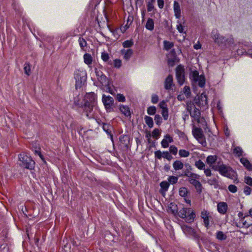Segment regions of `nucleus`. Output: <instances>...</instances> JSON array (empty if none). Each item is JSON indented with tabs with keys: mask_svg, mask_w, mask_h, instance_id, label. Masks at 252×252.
<instances>
[{
	"mask_svg": "<svg viewBox=\"0 0 252 252\" xmlns=\"http://www.w3.org/2000/svg\"><path fill=\"white\" fill-rule=\"evenodd\" d=\"M18 158L20 166L30 170L34 169L35 162L30 157L24 153H21L19 155Z\"/></svg>",
	"mask_w": 252,
	"mask_h": 252,
	"instance_id": "obj_1",
	"label": "nucleus"
},
{
	"mask_svg": "<svg viewBox=\"0 0 252 252\" xmlns=\"http://www.w3.org/2000/svg\"><path fill=\"white\" fill-rule=\"evenodd\" d=\"M181 218L185 219L187 222H193L195 217V214L191 208H184L181 209L178 213Z\"/></svg>",
	"mask_w": 252,
	"mask_h": 252,
	"instance_id": "obj_2",
	"label": "nucleus"
},
{
	"mask_svg": "<svg viewBox=\"0 0 252 252\" xmlns=\"http://www.w3.org/2000/svg\"><path fill=\"white\" fill-rule=\"evenodd\" d=\"M211 37L215 43L219 46L225 45L226 42L231 43L233 42V39H226L224 36L221 35L216 29L213 30L211 32Z\"/></svg>",
	"mask_w": 252,
	"mask_h": 252,
	"instance_id": "obj_3",
	"label": "nucleus"
},
{
	"mask_svg": "<svg viewBox=\"0 0 252 252\" xmlns=\"http://www.w3.org/2000/svg\"><path fill=\"white\" fill-rule=\"evenodd\" d=\"M74 76L76 80V89L80 88L86 81V72L85 70H77L75 71Z\"/></svg>",
	"mask_w": 252,
	"mask_h": 252,
	"instance_id": "obj_4",
	"label": "nucleus"
},
{
	"mask_svg": "<svg viewBox=\"0 0 252 252\" xmlns=\"http://www.w3.org/2000/svg\"><path fill=\"white\" fill-rule=\"evenodd\" d=\"M192 134L194 138L201 144L202 146L205 147L207 146V142L205 136L203 134V130L201 128L193 126L192 129Z\"/></svg>",
	"mask_w": 252,
	"mask_h": 252,
	"instance_id": "obj_5",
	"label": "nucleus"
},
{
	"mask_svg": "<svg viewBox=\"0 0 252 252\" xmlns=\"http://www.w3.org/2000/svg\"><path fill=\"white\" fill-rule=\"evenodd\" d=\"M219 173L223 176L233 179L237 175L236 172L230 167L221 163Z\"/></svg>",
	"mask_w": 252,
	"mask_h": 252,
	"instance_id": "obj_6",
	"label": "nucleus"
},
{
	"mask_svg": "<svg viewBox=\"0 0 252 252\" xmlns=\"http://www.w3.org/2000/svg\"><path fill=\"white\" fill-rule=\"evenodd\" d=\"M131 147L130 136L128 135H122L119 137V148L123 152L127 151Z\"/></svg>",
	"mask_w": 252,
	"mask_h": 252,
	"instance_id": "obj_7",
	"label": "nucleus"
},
{
	"mask_svg": "<svg viewBox=\"0 0 252 252\" xmlns=\"http://www.w3.org/2000/svg\"><path fill=\"white\" fill-rule=\"evenodd\" d=\"M176 77L178 84L183 85L185 81V68L181 64L178 65L176 68Z\"/></svg>",
	"mask_w": 252,
	"mask_h": 252,
	"instance_id": "obj_8",
	"label": "nucleus"
},
{
	"mask_svg": "<svg viewBox=\"0 0 252 252\" xmlns=\"http://www.w3.org/2000/svg\"><path fill=\"white\" fill-rule=\"evenodd\" d=\"M102 101L107 112L113 111L114 101L112 97L103 94Z\"/></svg>",
	"mask_w": 252,
	"mask_h": 252,
	"instance_id": "obj_9",
	"label": "nucleus"
},
{
	"mask_svg": "<svg viewBox=\"0 0 252 252\" xmlns=\"http://www.w3.org/2000/svg\"><path fill=\"white\" fill-rule=\"evenodd\" d=\"M195 175L196 177L193 176L194 178L188 177V181L190 184L194 186L196 192L200 194L202 191V185L199 181L197 180V179L199 178L200 176L197 174H195Z\"/></svg>",
	"mask_w": 252,
	"mask_h": 252,
	"instance_id": "obj_10",
	"label": "nucleus"
},
{
	"mask_svg": "<svg viewBox=\"0 0 252 252\" xmlns=\"http://www.w3.org/2000/svg\"><path fill=\"white\" fill-rule=\"evenodd\" d=\"M94 72L98 81L102 85H108V79L100 69L95 68Z\"/></svg>",
	"mask_w": 252,
	"mask_h": 252,
	"instance_id": "obj_11",
	"label": "nucleus"
},
{
	"mask_svg": "<svg viewBox=\"0 0 252 252\" xmlns=\"http://www.w3.org/2000/svg\"><path fill=\"white\" fill-rule=\"evenodd\" d=\"M185 168L182 171V173L179 175L180 177H196V173L191 172L192 170L191 166L188 163H186L184 165Z\"/></svg>",
	"mask_w": 252,
	"mask_h": 252,
	"instance_id": "obj_12",
	"label": "nucleus"
},
{
	"mask_svg": "<svg viewBox=\"0 0 252 252\" xmlns=\"http://www.w3.org/2000/svg\"><path fill=\"white\" fill-rule=\"evenodd\" d=\"M194 103L199 107H204L207 105V96L206 95L202 94L198 97H195L194 99Z\"/></svg>",
	"mask_w": 252,
	"mask_h": 252,
	"instance_id": "obj_13",
	"label": "nucleus"
},
{
	"mask_svg": "<svg viewBox=\"0 0 252 252\" xmlns=\"http://www.w3.org/2000/svg\"><path fill=\"white\" fill-rule=\"evenodd\" d=\"M238 227H245L248 228L252 225V217L249 215H246V219L244 218L241 220V221H239L236 224Z\"/></svg>",
	"mask_w": 252,
	"mask_h": 252,
	"instance_id": "obj_14",
	"label": "nucleus"
},
{
	"mask_svg": "<svg viewBox=\"0 0 252 252\" xmlns=\"http://www.w3.org/2000/svg\"><path fill=\"white\" fill-rule=\"evenodd\" d=\"M182 229L186 234L190 235L196 238H198V234L191 227L184 225L182 226Z\"/></svg>",
	"mask_w": 252,
	"mask_h": 252,
	"instance_id": "obj_15",
	"label": "nucleus"
},
{
	"mask_svg": "<svg viewBox=\"0 0 252 252\" xmlns=\"http://www.w3.org/2000/svg\"><path fill=\"white\" fill-rule=\"evenodd\" d=\"M95 95L94 93L87 94L85 96V103L95 105Z\"/></svg>",
	"mask_w": 252,
	"mask_h": 252,
	"instance_id": "obj_16",
	"label": "nucleus"
},
{
	"mask_svg": "<svg viewBox=\"0 0 252 252\" xmlns=\"http://www.w3.org/2000/svg\"><path fill=\"white\" fill-rule=\"evenodd\" d=\"M201 217L203 220L205 226L208 228L209 227V219L211 218L209 213L206 210H203L201 213Z\"/></svg>",
	"mask_w": 252,
	"mask_h": 252,
	"instance_id": "obj_17",
	"label": "nucleus"
},
{
	"mask_svg": "<svg viewBox=\"0 0 252 252\" xmlns=\"http://www.w3.org/2000/svg\"><path fill=\"white\" fill-rule=\"evenodd\" d=\"M227 209L228 206L226 202H221L217 205V209L220 214H225L227 212Z\"/></svg>",
	"mask_w": 252,
	"mask_h": 252,
	"instance_id": "obj_18",
	"label": "nucleus"
},
{
	"mask_svg": "<svg viewBox=\"0 0 252 252\" xmlns=\"http://www.w3.org/2000/svg\"><path fill=\"white\" fill-rule=\"evenodd\" d=\"M160 189L159 192L163 196H165L166 191L168 190L169 187V183L166 181H162L160 183Z\"/></svg>",
	"mask_w": 252,
	"mask_h": 252,
	"instance_id": "obj_19",
	"label": "nucleus"
},
{
	"mask_svg": "<svg viewBox=\"0 0 252 252\" xmlns=\"http://www.w3.org/2000/svg\"><path fill=\"white\" fill-rule=\"evenodd\" d=\"M173 83V76L171 75H169L165 79L164 82V88L166 90H170Z\"/></svg>",
	"mask_w": 252,
	"mask_h": 252,
	"instance_id": "obj_20",
	"label": "nucleus"
},
{
	"mask_svg": "<svg viewBox=\"0 0 252 252\" xmlns=\"http://www.w3.org/2000/svg\"><path fill=\"white\" fill-rule=\"evenodd\" d=\"M102 128L104 131L110 136L111 140H113V136L112 134L113 126L110 124L103 123Z\"/></svg>",
	"mask_w": 252,
	"mask_h": 252,
	"instance_id": "obj_21",
	"label": "nucleus"
},
{
	"mask_svg": "<svg viewBox=\"0 0 252 252\" xmlns=\"http://www.w3.org/2000/svg\"><path fill=\"white\" fill-rule=\"evenodd\" d=\"M190 116L194 118L195 121L198 123L199 122V119L201 115L200 110L196 107H194L193 112H190Z\"/></svg>",
	"mask_w": 252,
	"mask_h": 252,
	"instance_id": "obj_22",
	"label": "nucleus"
},
{
	"mask_svg": "<svg viewBox=\"0 0 252 252\" xmlns=\"http://www.w3.org/2000/svg\"><path fill=\"white\" fill-rule=\"evenodd\" d=\"M240 161L244 166L249 171H252V164L245 158H240Z\"/></svg>",
	"mask_w": 252,
	"mask_h": 252,
	"instance_id": "obj_23",
	"label": "nucleus"
},
{
	"mask_svg": "<svg viewBox=\"0 0 252 252\" xmlns=\"http://www.w3.org/2000/svg\"><path fill=\"white\" fill-rule=\"evenodd\" d=\"M174 11L175 13V16H176V17L178 19H179L181 16L180 6L179 3L176 1H175L174 3Z\"/></svg>",
	"mask_w": 252,
	"mask_h": 252,
	"instance_id": "obj_24",
	"label": "nucleus"
},
{
	"mask_svg": "<svg viewBox=\"0 0 252 252\" xmlns=\"http://www.w3.org/2000/svg\"><path fill=\"white\" fill-rule=\"evenodd\" d=\"M121 53L123 55H124V59L128 61L129 60L132 55L133 54V51L130 49H128L127 50L124 49L121 50Z\"/></svg>",
	"mask_w": 252,
	"mask_h": 252,
	"instance_id": "obj_25",
	"label": "nucleus"
},
{
	"mask_svg": "<svg viewBox=\"0 0 252 252\" xmlns=\"http://www.w3.org/2000/svg\"><path fill=\"white\" fill-rule=\"evenodd\" d=\"M120 110L126 117H130L131 113L130 112L129 108L128 106L123 105H120Z\"/></svg>",
	"mask_w": 252,
	"mask_h": 252,
	"instance_id": "obj_26",
	"label": "nucleus"
},
{
	"mask_svg": "<svg viewBox=\"0 0 252 252\" xmlns=\"http://www.w3.org/2000/svg\"><path fill=\"white\" fill-rule=\"evenodd\" d=\"M94 106V105L93 104L84 103V110L86 112V115L87 116V117L89 118L91 117V116H89V114L92 112Z\"/></svg>",
	"mask_w": 252,
	"mask_h": 252,
	"instance_id": "obj_27",
	"label": "nucleus"
},
{
	"mask_svg": "<svg viewBox=\"0 0 252 252\" xmlns=\"http://www.w3.org/2000/svg\"><path fill=\"white\" fill-rule=\"evenodd\" d=\"M184 165L185 164H184L181 161L177 160L174 162L173 167L174 169L177 171L182 169Z\"/></svg>",
	"mask_w": 252,
	"mask_h": 252,
	"instance_id": "obj_28",
	"label": "nucleus"
},
{
	"mask_svg": "<svg viewBox=\"0 0 252 252\" xmlns=\"http://www.w3.org/2000/svg\"><path fill=\"white\" fill-rule=\"evenodd\" d=\"M218 157L216 155L209 156L206 158V162L209 164L210 166L215 163L217 161Z\"/></svg>",
	"mask_w": 252,
	"mask_h": 252,
	"instance_id": "obj_29",
	"label": "nucleus"
},
{
	"mask_svg": "<svg viewBox=\"0 0 252 252\" xmlns=\"http://www.w3.org/2000/svg\"><path fill=\"white\" fill-rule=\"evenodd\" d=\"M145 28L147 30L151 31H153L154 30V22L152 19H151V18L148 19L146 24V25H145Z\"/></svg>",
	"mask_w": 252,
	"mask_h": 252,
	"instance_id": "obj_30",
	"label": "nucleus"
},
{
	"mask_svg": "<svg viewBox=\"0 0 252 252\" xmlns=\"http://www.w3.org/2000/svg\"><path fill=\"white\" fill-rule=\"evenodd\" d=\"M190 78L194 82H197L198 79L200 77V76L199 75V73L197 70H194L192 71L190 74Z\"/></svg>",
	"mask_w": 252,
	"mask_h": 252,
	"instance_id": "obj_31",
	"label": "nucleus"
},
{
	"mask_svg": "<svg viewBox=\"0 0 252 252\" xmlns=\"http://www.w3.org/2000/svg\"><path fill=\"white\" fill-rule=\"evenodd\" d=\"M84 63L88 65L91 64L93 61L91 55L88 53H86L84 54Z\"/></svg>",
	"mask_w": 252,
	"mask_h": 252,
	"instance_id": "obj_32",
	"label": "nucleus"
},
{
	"mask_svg": "<svg viewBox=\"0 0 252 252\" xmlns=\"http://www.w3.org/2000/svg\"><path fill=\"white\" fill-rule=\"evenodd\" d=\"M110 57L109 55L107 53L102 52L101 53V59L104 62H107L108 64L111 65L112 62L111 61H109Z\"/></svg>",
	"mask_w": 252,
	"mask_h": 252,
	"instance_id": "obj_33",
	"label": "nucleus"
},
{
	"mask_svg": "<svg viewBox=\"0 0 252 252\" xmlns=\"http://www.w3.org/2000/svg\"><path fill=\"white\" fill-rule=\"evenodd\" d=\"M144 120L146 124L150 128L153 127L154 122L152 118L148 116H145L144 117Z\"/></svg>",
	"mask_w": 252,
	"mask_h": 252,
	"instance_id": "obj_34",
	"label": "nucleus"
},
{
	"mask_svg": "<svg viewBox=\"0 0 252 252\" xmlns=\"http://www.w3.org/2000/svg\"><path fill=\"white\" fill-rule=\"evenodd\" d=\"M194 165L199 170H203L205 168V164L200 159L196 161Z\"/></svg>",
	"mask_w": 252,
	"mask_h": 252,
	"instance_id": "obj_35",
	"label": "nucleus"
},
{
	"mask_svg": "<svg viewBox=\"0 0 252 252\" xmlns=\"http://www.w3.org/2000/svg\"><path fill=\"white\" fill-rule=\"evenodd\" d=\"M233 153L238 157L242 156L243 151L240 147H236L233 150Z\"/></svg>",
	"mask_w": 252,
	"mask_h": 252,
	"instance_id": "obj_36",
	"label": "nucleus"
},
{
	"mask_svg": "<svg viewBox=\"0 0 252 252\" xmlns=\"http://www.w3.org/2000/svg\"><path fill=\"white\" fill-rule=\"evenodd\" d=\"M217 238L219 240H224L226 239L227 236L222 231H218L216 235Z\"/></svg>",
	"mask_w": 252,
	"mask_h": 252,
	"instance_id": "obj_37",
	"label": "nucleus"
},
{
	"mask_svg": "<svg viewBox=\"0 0 252 252\" xmlns=\"http://www.w3.org/2000/svg\"><path fill=\"white\" fill-rule=\"evenodd\" d=\"M164 48L165 50L168 51L171 49L174 46V44L172 42L165 40L163 41Z\"/></svg>",
	"mask_w": 252,
	"mask_h": 252,
	"instance_id": "obj_38",
	"label": "nucleus"
},
{
	"mask_svg": "<svg viewBox=\"0 0 252 252\" xmlns=\"http://www.w3.org/2000/svg\"><path fill=\"white\" fill-rule=\"evenodd\" d=\"M78 41H79V45H80L81 48L82 50H85L84 48L87 47V42L85 40V39H84L82 37H80L79 38Z\"/></svg>",
	"mask_w": 252,
	"mask_h": 252,
	"instance_id": "obj_39",
	"label": "nucleus"
},
{
	"mask_svg": "<svg viewBox=\"0 0 252 252\" xmlns=\"http://www.w3.org/2000/svg\"><path fill=\"white\" fill-rule=\"evenodd\" d=\"M179 195L182 197H185L187 195L188 193V189L186 187H182L180 188L179 191Z\"/></svg>",
	"mask_w": 252,
	"mask_h": 252,
	"instance_id": "obj_40",
	"label": "nucleus"
},
{
	"mask_svg": "<svg viewBox=\"0 0 252 252\" xmlns=\"http://www.w3.org/2000/svg\"><path fill=\"white\" fill-rule=\"evenodd\" d=\"M24 70L25 73L29 76L31 74V65L29 63H26L24 64Z\"/></svg>",
	"mask_w": 252,
	"mask_h": 252,
	"instance_id": "obj_41",
	"label": "nucleus"
},
{
	"mask_svg": "<svg viewBox=\"0 0 252 252\" xmlns=\"http://www.w3.org/2000/svg\"><path fill=\"white\" fill-rule=\"evenodd\" d=\"M190 153L189 151L185 150H180L179 151V155L181 157L187 158L189 156Z\"/></svg>",
	"mask_w": 252,
	"mask_h": 252,
	"instance_id": "obj_42",
	"label": "nucleus"
},
{
	"mask_svg": "<svg viewBox=\"0 0 252 252\" xmlns=\"http://www.w3.org/2000/svg\"><path fill=\"white\" fill-rule=\"evenodd\" d=\"M177 60V57H168V64L170 66L175 65V63Z\"/></svg>",
	"mask_w": 252,
	"mask_h": 252,
	"instance_id": "obj_43",
	"label": "nucleus"
},
{
	"mask_svg": "<svg viewBox=\"0 0 252 252\" xmlns=\"http://www.w3.org/2000/svg\"><path fill=\"white\" fill-rule=\"evenodd\" d=\"M221 163H223L222 162L219 161L217 162V164H212L211 166H210L211 167V168L215 171H218L219 172L220 171V169L221 168Z\"/></svg>",
	"mask_w": 252,
	"mask_h": 252,
	"instance_id": "obj_44",
	"label": "nucleus"
},
{
	"mask_svg": "<svg viewBox=\"0 0 252 252\" xmlns=\"http://www.w3.org/2000/svg\"><path fill=\"white\" fill-rule=\"evenodd\" d=\"M197 82H198V86L201 88H203V87H204L205 84V77L203 75H200V77L199 78Z\"/></svg>",
	"mask_w": 252,
	"mask_h": 252,
	"instance_id": "obj_45",
	"label": "nucleus"
},
{
	"mask_svg": "<svg viewBox=\"0 0 252 252\" xmlns=\"http://www.w3.org/2000/svg\"><path fill=\"white\" fill-rule=\"evenodd\" d=\"M132 40H127L123 43V46L124 48H129L133 45Z\"/></svg>",
	"mask_w": 252,
	"mask_h": 252,
	"instance_id": "obj_46",
	"label": "nucleus"
},
{
	"mask_svg": "<svg viewBox=\"0 0 252 252\" xmlns=\"http://www.w3.org/2000/svg\"><path fill=\"white\" fill-rule=\"evenodd\" d=\"M156 107L154 106L149 107L147 109V113L150 115H153L156 113Z\"/></svg>",
	"mask_w": 252,
	"mask_h": 252,
	"instance_id": "obj_47",
	"label": "nucleus"
},
{
	"mask_svg": "<svg viewBox=\"0 0 252 252\" xmlns=\"http://www.w3.org/2000/svg\"><path fill=\"white\" fill-rule=\"evenodd\" d=\"M178 180V178L174 176H170L168 178V182L172 184H175L177 183Z\"/></svg>",
	"mask_w": 252,
	"mask_h": 252,
	"instance_id": "obj_48",
	"label": "nucleus"
},
{
	"mask_svg": "<svg viewBox=\"0 0 252 252\" xmlns=\"http://www.w3.org/2000/svg\"><path fill=\"white\" fill-rule=\"evenodd\" d=\"M161 114L164 120H167L168 118V108H164L162 110Z\"/></svg>",
	"mask_w": 252,
	"mask_h": 252,
	"instance_id": "obj_49",
	"label": "nucleus"
},
{
	"mask_svg": "<svg viewBox=\"0 0 252 252\" xmlns=\"http://www.w3.org/2000/svg\"><path fill=\"white\" fill-rule=\"evenodd\" d=\"M162 154L163 158L167 159L169 161L171 160L173 158L172 156L170 154L169 152L167 151L163 152Z\"/></svg>",
	"mask_w": 252,
	"mask_h": 252,
	"instance_id": "obj_50",
	"label": "nucleus"
},
{
	"mask_svg": "<svg viewBox=\"0 0 252 252\" xmlns=\"http://www.w3.org/2000/svg\"><path fill=\"white\" fill-rule=\"evenodd\" d=\"M155 121L157 125L159 126L162 123V119L160 116L157 114L155 116Z\"/></svg>",
	"mask_w": 252,
	"mask_h": 252,
	"instance_id": "obj_51",
	"label": "nucleus"
},
{
	"mask_svg": "<svg viewBox=\"0 0 252 252\" xmlns=\"http://www.w3.org/2000/svg\"><path fill=\"white\" fill-rule=\"evenodd\" d=\"M169 152L174 155H176L177 154L178 149L177 148L174 146L172 145L169 147Z\"/></svg>",
	"mask_w": 252,
	"mask_h": 252,
	"instance_id": "obj_52",
	"label": "nucleus"
},
{
	"mask_svg": "<svg viewBox=\"0 0 252 252\" xmlns=\"http://www.w3.org/2000/svg\"><path fill=\"white\" fill-rule=\"evenodd\" d=\"M122 65V61L120 59H115L114 60V66L119 68Z\"/></svg>",
	"mask_w": 252,
	"mask_h": 252,
	"instance_id": "obj_53",
	"label": "nucleus"
},
{
	"mask_svg": "<svg viewBox=\"0 0 252 252\" xmlns=\"http://www.w3.org/2000/svg\"><path fill=\"white\" fill-rule=\"evenodd\" d=\"M155 2H151V1H148L147 2V11L148 12L151 11L154 8V3Z\"/></svg>",
	"mask_w": 252,
	"mask_h": 252,
	"instance_id": "obj_54",
	"label": "nucleus"
},
{
	"mask_svg": "<svg viewBox=\"0 0 252 252\" xmlns=\"http://www.w3.org/2000/svg\"><path fill=\"white\" fill-rule=\"evenodd\" d=\"M117 99L119 102H125L126 101V98L125 96L121 94H118L117 95Z\"/></svg>",
	"mask_w": 252,
	"mask_h": 252,
	"instance_id": "obj_55",
	"label": "nucleus"
},
{
	"mask_svg": "<svg viewBox=\"0 0 252 252\" xmlns=\"http://www.w3.org/2000/svg\"><path fill=\"white\" fill-rule=\"evenodd\" d=\"M228 190L232 192V193H235L237 191V188L236 186L235 185H230L228 186Z\"/></svg>",
	"mask_w": 252,
	"mask_h": 252,
	"instance_id": "obj_56",
	"label": "nucleus"
},
{
	"mask_svg": "<svg viewBox=\"0 0 252 252\" xmlns=\"http://www.w3.org/2000/svg\"><path fill=\"white\" fill-rule=\"evenodd\" d=\"M245 182L248 185L252 186V178L249 176L245 177Z\"/></svg>",
	"mask_w": 252,
	"mask_h": 252,
	"instance_id": "obj_57",
	"label": "nucleus"
},
{
	"mask_svg": "<svg viewBox=\"0 0 252 252\" xmlns=\"http://www.w3.org/2000/svg\"><path fill=\"white\" fill-rule=\"evenodd\" d=\"M158 101V95L154 94L152 96L151 101L154 104H156Z\"/></svg>",
	"mask_w": 252,
	"mask_h": 252,
	"instance_id": "obj_58",
	"label": "nucleus"
},
{
	"mask_svg": "<svg viewBox=\"0 0 252 252\" xmlns=\"http://www.w3.org/2000/svg\"><path fill=\"white\" fill-rule=\"evenodd\" d=\"M251 188L248 186H246L244 188V192L247 195H250L251 194Z\"/></svg>",
	"mask_w": 252,
	"mask_h": 252,
	"instance_id": "obj_59",
	"label": "nucleus"
},
{
	"mask_svg": "<svg viewBox=\"0 0 252 252\" xmlns=\"http://www.w3.org/2000/svg\"><path fill=\"white\" fill-rule=\"evenodd\" d=\"M184 93L187 96H189L190 95V88L188 86H186L184 88Z\"/></svg>",
	"mask_w": 252,
	"mask_h": 252,
	"instance_id": "obj_60",
	"label": "nucleus"
},
{
	"mask_svg": "<svg viewBox=\"0 0 252 252\" xmlns=\"http://www.w3.org/2000/svg\"><path fill=\"white\" fill-rule=\"evenodd\" d=\"M176 133L178 134L179 136L184 139H187V136L184 132L179 130H177Z\"/></svg>",
	"mask_w": 252,
	"mask_h": 252,
	"instance_id": "obj_61",
	"label": "nucleus"
},
{
	"mask_svg": "<svg viewBox=\"0 0 252 252\" xmlns=\"http://www.w3.org/2000/svg\"><path fill=\"white\" fill-rule=\"evenodd\" d=\"M169 143L167 139L164 138L161 142V146L163 148H167L169 146Z\"/></svg>",
	"mask_w": 252,
	"mask_h": 252,
	"instance_id": "obj_62",
	"label": "nucleus"
},
{
	"mask_svg": "<svg viewBox=\"0 0 252 252\" xmlns=\"http://www.w3.org/2000/svg\"><path fill=\"white\" fill-rule=\"evenodd\" d=\"M159 134H160L159 131L158 129V128L154 129L152 132V136L154 137L157 138V137H158L159 135Z\"/></svg>",
	"mask_w": 252,
	"mask_h": 252,
	"instance_id": "obj_63",
	"label": "nucleus"
},
{
	"mask_svg": "<svg viewBox=\"0 0 252 252\" xmlns=\"http://www.w3.org/2000/svg\"><path fill=\"white\" fill-rule=\"evenodd\" d=\"M208 183L211 185H215L218 184V182L216 178H214L213 179L208 180Z\"/></svg>",
	"mask_w": 252,
	"mask_h": 252,
	"instance_id": "obj_64",
	"label": "nucleus"
}]
</instances>
